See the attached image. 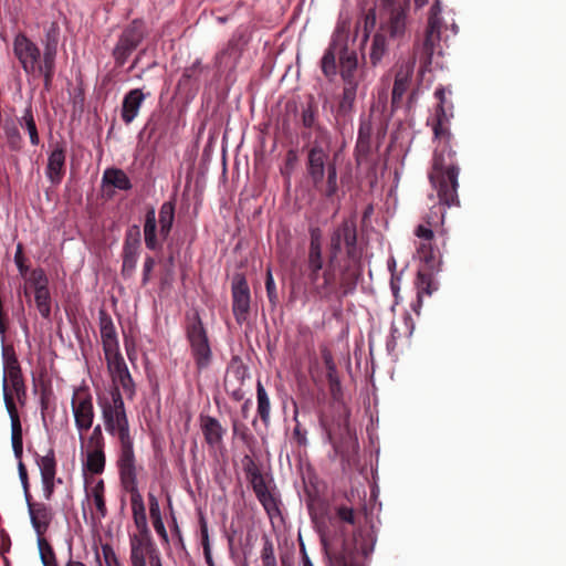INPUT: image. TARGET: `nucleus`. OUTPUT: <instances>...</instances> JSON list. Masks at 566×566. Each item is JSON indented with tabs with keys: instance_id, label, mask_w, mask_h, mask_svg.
Wrapping results in <instances>:
<instances>
[{
	"instance_id": "1",
	"label": "nucleus",
	"mask_w": 566,
	"mask_h": 566,
	"mask_svg": "<svg viewBox=\"0 0 566 566\" xmlns=\"http://www.w3.org/2000/svg\"><path fill=\"white\" fill-rule=\"evenodd\" d=\"M310 243L305 261L310 294L319 301L338 302L353 294L363 277L365 247L359 244L356 217L344 218L328 234L326 258L323 253V231L308 228Z\"/></svg>"
},
{
	"instance_id": "2",
	"label": "nucleus",
	"mask_w": 566,
	"mask_h": 566,
	"mask_svg": "<svg viewBox=\"0 0 566 566\" xmlns=\"http://www.w3.org/2000/svg\"><path fill=\"white\" fill-rule=\"evenodd\" d=\"M112 382L113 386L107 395L98 396L97 399L102 410V418L106 431L118 439V460H134L133 439L129 434V422L120 388L124 390L126 398L133 400L136 395V385L129 370L117 375V377L112 379Z\"/></svg>"
},
{
	"instance_id": "3",
	"label": "nucleus",
	"mask_w": 566,
	"mask_h": 566,
	"mask_svg": "<svg viewBox=\"0 0 566 566\" xmlns=\"http://www.w3.org/2000/svg\"><path fill=\"white\" fill-rule=\"evenodd\" d=\"M349 31L350 20L339 18L328 48L321 59L322 73L328 81L336 77L338 64L358 63L357 52L348 46Z\"/></svg>"
},
{
	"instance_id": "4",
	"label": "nucleus",
	"mask_w": 566,
	"mask_h": 566,
	"mask_svg": "<svg viewBox=\"0 0 566 566\" xmlns=\"http://www.w3.org/2000/svg\"><path fill=\"white\" fill-rule=\"evenodd\" d=\"M459 166L453 158H447L444 151H434L429 180L437 190L439 203L459 206Z\"/></svg>"
},
{
	"instance_id": "5",
	"label": "nucleus",
	"mask_w": 566,
	"mask_h": 566,
	"mask_svg": "<svg viewBox=\"0 0 566 566\" xmlns=\"http://www.w3.org/2000/svg\"><path fill=\"white\" fill-rule=\"evenodd\" d=\"M360 537V532H354L353 541L323 537L328 566H364L361 559L373 553L375 541L367 543Z\"/></svg>"
},
{
	"instance_id": "6",
	"label": "nucleus",
	"mask_w": 566,
	"mask_h": 566,
	"mask_svg": "<svg viewBox=\"0 0 566 566\" xmlns=\"http://www.w3.org/2000/svg\"><path fill=\"white\" fill-rule=\"evenodd\" d=\"M176 218V198L165 201L156 218L153 206L147 207L144 219V242L149 251H160L172 230Z\"/></svg>"
},
{
	"instance_id": "7",
	"label": "nucleus",
	"mask_w": 566,
	"mask_h": 566,
	"mask_svg": "<svg viewBox=\"0 0 566 566\" xmlns=\"http://www.w3.org/2000/svg\"><path fill=\"white\" fill-rule=\"evenodd\" d=\"M185 335L197 371L200 373L208 369L212 363L213 353L208 329L205 326L199 310L193 308L191 312L186 313Z\"/></svg>"
},
{
	"instance_id": "8",
	"label": "nucleus",
	"mask_w": 566,
	"mask_h": 566,
	"mask_svg": "<svg viewBox=\"0 0 566 566\" xmlns=\"http://www.w3.org/2000/svg\"><path fill=\"white\" fill-rule=\"evenodd\" d=\"M358 63L338 64L337 74L340 75L343 90L338 96L335 118L347 122L355 111L357 91L360 78L357 76Z\"/></svg>"
},
{
	"instance_id": "9",
	"label": "nucleus",
	"mask_w": 566,
	"mask_h": 566,
	"mask_svg": "<svg viewBox=\"0 0 566 566\" xmlns=\"http://www.w3.org/2000/svg\"><path fill=\"white\" fill-rule=\"evenodd\" d=\"M147 35L148 29L144 19L136 18L128 23L123 29L112 51L115 65L122 67Z\"/></svg>"
},
{
	"instance_id": "10",
	"label": "nucleus",
	"mask_w": 566,
	"mask_h": 566,
	"mask_svg": "<svg viewBox=\"0 0 566 566\" xmlns=\"http://www.w3.org/2000/svg\"><path fill=\"white\" fill-rule=\"evenodd\" d=\"M13 53L27 74L43 76V88L45 90L44 53L41 56L40 48L25 33L19 32L13 39Z\"/></svg>"
},
{
	"instance_id": "11",
	"label": "nucleus",
	"mask_w": 566,
	"mask_h": 566,
	"mask_svg": "<svg viewBox=\"0 0 566 566\" xmlns=\"http://www.w3.org/2000/svg\"><path fill=\"white\" fill-rule=\"evenodd\" d=\"M231 427L232 438L229 458L232 460H259L261 446L247 424L233 418Z\"/></svg>"
},
{
	"instance_id": "12",
	"label": "nucleus",
	"mask_w": 566,
	"mask_h": 566,
	"mask_svg": "<svg viewBox=\"0 0 566 566\" xmlns=\"http://www.w3.org/2000/svg\"><path fill=\"white\" fill-rule=\"evenodd\" d=\"M86 507L91 513L93 524L99 523L107 515L105 502V486L102 479L86 478L85 499L82 502L84 517L86 518Z\"/></svg>"
},
{
	"instance_id": "13",
	"label": "nucleus",
	"mask_w": 566,
	"mask_h": 566,
	"mask_svg": "<svg viewBox=\"0 0 566 566\" xmlns=\"http://www.w3.org/2000/svg\"><path fill=\"white\" fill-rule=\"evenodd\" d=\"M60 41V25L56 21H52L44 29V35L41 40L44 53V65L45 71V91L50 92L55 74L56 67V55L57 45Z\"/></svg>"
},
{
	"instance_id": "14",
	"label": "nucleus",
	"mask_w": 566,
	"mask_h": 566,
	"mask_svg": "<svg viewBox=\"0 0 566 566\" xmlns=\"http://www.w3.org/2000/svg\"><path fill=\"white\" fill-rule=\"evenodd\" d=\"M142 248L140 228L132 224L126 229L122 250L120 275L128 280L134 275Z\"/></svg>"
},
{
	"instance_id": "15",
	"label": "nucleus",
	"mask_w": 566,
	"mask_h": 566,
	"mask_svg": "<svg viewBox=\"0 0 566 566\" xmlns=\"http://www.w3.org/2000/svg\"><path fill=\"white\" fill-rule=\"evenodd\" d=\"M232 313L235 322L242 325L250 315L251 293L244 273H234L231 282Z\"/></svg>"
},
{
	"instance_id": "16",
	"label": "nucleus",
	"mask_w": 566,
	"mask_h": 566,
	"mask_svg": "<svg viewBox=\"0 0 566 566\" xmlns=\"http://www.w3.org/2000/svg\"><path fill=\"white\" fill-rule=\"evenodd\" d=\"M331 161H335V159H329L328 149H325L319 143H317V140H315L307 151L305 166L307 177L316 190L322 189L325 170L329 166Z\"/></svg>"
},
{
	"instance_id": "17",
	"label": "nucleus",
	"mask_w": 566,
	"mask_h": 566,
	"mask_svg": "<svg viewBox=\"0 0 566 566\" xmlns=\"http://www.w3.org/2000/svg\"><path fill=\"white\" fill-rule=\"evenodd\" d=\"M72 411L75 426L80 433L88 431L93 426L94 406L93 397L87 387H78L72 397Z\"/></svg>"
},
{
	"instance_id": "18",
	"label": "nucleus",
	"mask_w": 566,
	"mask_h": 566,
	"mask_svg": "<svg viewBox=\"0 0 566 566\" xmlns=\"http://www.w3.org/2000/svg\"><path fill=\"white\" fill-rule=\"evenodd\" d=\"M199 424L205 442L208 444V447L214 451H219L220 457L223 460L229 459V452L224 449L223 446L226 429L222 427L221 422L216 417L200 413Z\"/></svg>"
},
{
	"instance_id": "19",
	"label": "nucleus",
	"mask_w": 566,
	"mask_h": 566,
	"mask_svg": "<svg viewBox=\"0 0 566 566\" xmlns=\"http://www.w3.org/2000/svg\"><path fill=\"white\" fill-rule=\"evenodd\" d=\"M415 57L396 64L395 81L391 91V108L398 109L401 106L402 97L409 90L413 70Z\"/></svg>"
},
{
	"instance_id": "20",
	"label": "nucleus",
	"mask_w": 566,
	"mask_h": 566,
	"mask_svg": "<svg viewBox=\"0 0 566 566\" xmlns=\"http://www.w3.org/2000/svg\"><path fill=\"white\" fill-rule=\"evenodd\" d=\"M158 547L151 535H129V564L130 566H147V562L157 554Z\"/></svg>"
},
{
	"instance_id": "21",
	"label": "nucleus",
	"mask_w": 566,
	"mask_h": 566,
	"mask_svg": "<svg viewBox=\"0 0 566 566\" xmlns=\"http://www.w3.org/2000/svg\"><path fill=\"white\" fill-rule=\"evenodd\" d=\"M410 0H405L403 6L392 8L390 10L389 19L381 23L379 32L385 33L392 40H402L407 30V11L409 9Z\"/></svg>"
},
{
	"instance_id": "22",
	"label": "nucleus",
	"mask_w": 566,
	"mask_h": 566,
	"mask_svg": "<svg viewBox=\"0 0 566 566\" xmlns=\"http://www.w3.org/2000/svg\"><path fill=\"white\" fill-rule=\"evenodd\" d=\"M98 327L104 354L119 349L118 337L113 318L104 307L98 310Z\"/></svg>"
},
{
	"instance_id": "23",
	"label": "nucleus",
	"mask_w": 566,
	"mask_h": 566,
	"mask_svg": "<svg viewBox=\"0 0 566 566\" xmlns=\"http://www.w3.org/2000/svg\"><path fill=\"white\" fill-rule=\"evenodd\" d=\"M66 149L63 144L56 143L50 153L46 165V177L52 185H59L65 172Z\"/></svg>"
},
{
	"instance_id": "24",
	"label": "nucleus",
	"mask_w": 566,
	"mask_h": 566,
	"mask_svg": "<svg viewBox=\"0 0 566 566\" xmlns=\"http://www.w3.org/2000/svg\"><path fill=\"white\" fill-rule=\"evenodd\" d=\"M145 98L146 94L142 88H133L124 95L120 118L126 125H129L137 117Z\"/></svg>"
},
{
	"instance_id": "25",
	"label": "nucleus",
	"mask_w": 566,
	"mask_h": 566,
	"mask_svg": "<svg viewBox=\"0 0 566 566\" xmlns=\"http://www.w3.org/2000/svg\"><path fill=\"white\" fill-rule=\"evenodd\" d=\"M328 520L331 524L349 525L356 527L357 514L348 499L334 501L329 509Z\"/></svg>"
},
{
	"instance_id": "26",
	"label": "nucleus",
	"mask_w": 566,
	"mask_h": 566,
	"mask_svg": "<svg viewBox=\"0 0 566 566\" xmlns=\"http://www.w3.org/2000/svg\"><path fill=\"white\" fill-rule=\"evenodd\" d=\"M440 30L441 27H436L434 22L427 23L423 42L418 49L420 61L424 66L432 62L436 44L440 42Z\"/></svg>"
},
{
	"instance_id": "27",
	"label": "nucleus",
	"mask_w": 566,
	"mask_h": 566,
	"mask_svg": "<svg viewBox=\"0 0 566 566\" xmlns=\"http://www.w3.org/2000/svg\"><path fill=\"white\" fill-rule=\"evenodd\" d=\"M28 509L31 524L38 535V538L43 537V534L46 532L52 520L50 507L43 503L32 504L28 501Z\"/></svg>"
},
{
	"instance_id": "28",
	"label": "nucleus",
	"mask_w": 566,
	"mask_h": 566,
	"mask_svg": "<svg viewBox=\"0 0 566 566\" xmlns=\"http://www.w3.org/2000/svg\"><path fill=\"white\" fill-rule=\"evenodd\" d=\"M318 106L314 95L310 94L306 98V103L301 107V123L302 126L310 130H315L321 134L324 132L323 126L318 122Z\"/></svg>"
},
{
	"instance_id": "29",
	"label": "nucleus",
	"mask_w": 566,
	"mask_h": 566,
	"mask_svg": "<svg viewBox=\"0 0 566 566\" xmlns=\"http://www.w3.org/2000/svg\"><path fill=\"white\" fill-rule=\"evenodd\" d=\"M130 507L134 523L139 531L137 535H151L148 527L145 503L139 492L130 495Z\"/></svg>"
},
{
	"instance_id": "30",
	"label": "nucleus",
	"mask_w": 566,
	"mask_h": 566,
	"mask_svg": "<svg viewBox=\"0 0 566 566\" xmlns=\"http://www.w3.org/2000/svg\"><path fill=\"white\" fill-rule=\"evenodd\" d=\"M102 184L103 187H113L124 191L133 188L130 179L126 172L119 168L106 169L102 178Z\"/></svg>"
},
{
	"instance_id": "31",
	"label": "nucleus",
	"mask_w": 566,
	"mask_h": 566,
	"mask_svg": "<svg viewBox=\"0 0 566 566\" xmlns=\"http://www.w3.org/2000/svg\"><path fill=\"white\" fill-rule=\"evenodd\" d=\"M86 460H105L104 436L99 424L94 427L86 442Z\"/></svg>"
},
{
	"instance_id": "32",
	"label": "nucleus",
	"mask_w": 566,
	"mask_h": 566,
	"mask_svg": "<svg viewBox=\"0 0 566 566\" xmlns=\"http://www.w3.org/2000/svg\"><path fill=\"white\" fill-rule=\"evenodd\" d=\"M40 390V407L43 420L50 416L51 410L55 408V396L52 389L51 380L41 378L35 385Z\"/></svg>"
},
{
	"instance_id": "33",
	"label": "nucleus",
	"mask_w": 566,
	"mask_h": 566,
	"mask_svg": "<svg viewBox=\"0 0 566 566\" xmlns=\"http://www.w3.org/2000/svg\"><path fill=\"white\" fill-rule=\"evenodd\" d=\"M41 472L43 493L45 499H50L54 492L56 462H36ZM57 483H62L61 479H56Z\"/></svg>"
},
{
	"instance_id": "34",
	"label": "nucleus",
	"mask_w": 566,
	"mask_h": 566,
	"mask_svg": "<svg viewBox=\"0 0 566 566\" xmlns=\"http://www.w3.org/2000/svg\"><path fill=\"white\" fill-rule=\"evenodd\" d=\"M373 126L369 120H360L355 151L359 156H368L371 149Z\"/></svg>"
},
{
	"instance_id": "35",
	"label": "nucleus",
	"mask_w": 566,
	"mask_h": 566,
	"mask_svg": "<svg viewBox=\"0 0 566 566\" xmlns=\"http://www.w3.org/2000/svg\"><path fill=\"white\" fill-rule=\"evenodd\" d=\"M119 474L123 488L134 495L138 491L135 462H119Z\"/></svg>"
},
{
	"instance_id": "36",
	"label": "nucleus",
	"mask_w": 566,
	"mask_h": 566,
	"mask_svg": "<svg viewBox=\"0 0 566 566\" xmlns=\"http://www.w3.org/2000/svg\"><path fill=\"white\" fill-rule=\"evenodd\" d=\"M449 119H450V117L434 118L433 125H432V130H433L434 138L444 140V149L442 151H444L446 157L453 158V156L455 155V151H453L451 149V145H450L452 134H451L450 129L444 126L449 122Z\"/></svg>"
},
{
	"instance_id": "37",
	"label": "nucleus",
	"mask_w": 566,
	"mask_h": 566,
	"mask_svg": "<svg viewBox=\"0 0 566 566\" xmlns=\"http://www.w3.org/2000/svg\"><path fill=\"white\" fill-rule=\"evenodd\" d=\"M256 399H258V417H260L262 423L268 427L270 423V398L268 392L260 380L256 382Z\"/></svg>"
},
{
	"instance_id": "38",
	"label": "nucleus",
	"mask_w": 566,
	"mask_h": 566,
	"mask_svg": "<svg viewBox=\"0 0 566 566\" xmlns=\"http://www.w3.org/2000/svg\"><path fill=\"white\" fill-rule=\"evenodd\" d=\"M326 182L323 184L322 189L318 190L326 199H333L338 192V177L336 161H331L325 170Z\"/></svg>"
},
{
	"instance_id": "39",
	"label": "nucleus",
	"mask_w": 566,
	"mask_h": 566,
	"mask_svg": "<svg viewBox=\"0 0 566 566\" xmlns=\"http://www.w3.org/2000/svg\"><path fill=\"white\" fill-rule=\"evenodd\" d=\"M387 52V36L382 32H376L369 52V59L373 66H376Z\"/></svg>"
},
{
	"instance_id": "40",
	"label": "nucleus",
	"mask_w": 566,
	"mask_h": 566,
	"mask_svg": "<svg viewBox=\"0 0 566 566\" xmlns=\"http://www.w3.org/2000/svg\"><path fill=\"white\" fill-rule=\"evenodd\" d=\"M255 496L270 518L280 514L279 500L276 495L271 492L270 488L255 493Z\"/></svg>"
},
{
	"instance_id": "41",
	"label": "nucleus",
	"mask_w": 566,
	"mask_h": 566,
	"mask_svg": "<svg viewBox=\"0 0 566 566\" xmlns=\"http://www.w3.org/2000/svg\"><path fill=\"white\" fill-rule=\"evenodd\" d=\"M245 472L254 493L269 489L266 476L262 474L256 462H249Z\"/></svg>"
},
{
	"instance_id": "42",
	"label": "nucleus",
	"mask_w": 566,
	"mask_h": 566,
	"mask_svg": "<svg viewBox=\"0 0 566 566\" xmlns=\"http://www.w3.org/2000/svg\"><path fill=\"white\" fill-rule=\"evenodd\" d=\"M2 390L4 405L11 420V428L22 427L13 396L9 389V385H7V378H4L2 381Z\"/></svg>"
},
{
	"instance_id": "43",
	"label": "nucleus",
	"mask_w": 566,
	"mask_h": 566,
	"mask_svg": "<svg viewBox=\"0 0 566 566\" xmlns=\"http://www.w3.org/2000/svg\"><path fill=\"white\" fill-rule=\"evenodd\" d=\"M107 369L111 374V378L114 379L117 377V375H122L125 371H128V367L119 352V349H116V352L104 354Z\"/></svg>"
},
{
	"instance_id": "44",
	"label": "nucleus",
	"mask_w": 566,
	"mask_h": 566,
	"mask_svg": "<svg viewBox=\"0 0 566 566\" xmlns=\"http://www.w3.org/2000/svg\"><path fill=\"white\" fill-rule=\"evenodd\" d=\"M19 123L22 127L27 128V130L29 133V137H30V143L33 146H38L40 144V136L38 133V128H36V124H35L31 104H29V106L24 109V114L21 117V119L19 120Z\"/></svg>"
},
{
	"instance_id": "45",
	"label": "nucleus",
	"mask_w": 566,
	"mask_h": 566,
	"mask_svg": "<svg viewBox=\"0 0 566 566\" xmlns=\"http://www.w3.org/2000/svg\"><path fill=\"white\" fill-rule=\"evenodd\" d=\"M3 130L9 148L12 151H20L22 149V136L15 123L13 120H7Z\"/></svg>"
},
{
	"instance_id": "46",
	"label": "nucleus",
	"mask_w": 566,
	"mask_h": 566,
	"mask_svg": "<svg viewBox=\"0 0 566 566\" xmlns=\"http://www.w3.org/2000/svg\"><path fill=\"white\" fill-rule=\"evenodd\" d=\"M34 301L36 307L43 318H50L51 316V294L49 287L36 289L34 291Z\"/></svg>"
},
{
	"instance_id": "47",
	"label": "nucleus",
	"mask_w": 566,
	"mask_h": 566,
	"mask_svg": "<svg viewBox=\"0 0 566 566\" xmlns=\"http://www.w3.org/2000/svg\"><path fill=\"white\" fill-rule=\"evenodd\" d=\"M228 370L234 376L239 385H243L245 378L248 377V366L243 363L239 355L231 357Z\"/></svg>"
},
{
	"instance_id": "48",
	"label": "nucleus",
	"mask_w": 566,
	"mask_h": 566,
	"mask_svg": "<svg viewBox=\"0 0 566 566\" xmlns=\"http://www.w3.org/2000/svg\"><path fill=\"white\" fill-rule=\"evenodd\" d=\"M38 547L43 566H59L55 553L44 537L38 538Z\"/></svg>"
},
{
	"instance_id": "49",
	"label": "nucleus",
	"mask_w": 566,
	"mask_h": 566,
	"mask_svg": "<svg viewBox=\"0 0 566 566\" xmlns=\"http://www.w3.org/2000/svg\"><path fill=\"white\" fill-rule=\"evenodd\" d=\"M446 91V87L439 86L434 92V97L439 101L434 111V118L452 117V113H448L451 106H448Z\"/></svg>"
},
{
	"instance_id": "50",
	"label": "nucleus",
	"mask_w": 566,
	"mask_h": 566,
	"mask_svg": "<svg viewBox=\"0 0 566 566\" xmlns=\"http://www.w3.org/2000/svg\"><path fill=\"white\" fill-rule=\"evenodd\" d=\"M202 72L201 61L196 60L190 66L186 67L178 81V86H187L191 80L198 81Z\"/></svg>"
},
{
	"instance_id": "51",
	"label": "nucleus",
	"mask_w": 566,
	"mask_h": 566,
	"mask_svg": "<svg viewBox=\"0 0 566 566\" xmlns=\"http://www.w3.org/2000/svg\"><path fill=\"white\" fill-rule=\"evenodd\" d=\"M101 554L104 566H124L119 556L109 543L101 544Z\"/></svg>"
},
{
	"instance_id": "52",
	"label": "nucleus",
	"mask_w": 566,
	"mask_h": 566,
	"mask_svg": "<svg viewBox=\"0 0 566 566\" xmlns=\"http://www.w3.org/2000/svg\"><path fill=\"white\" fill-rule=\"evenodd\" d=\"M262 566H277L274 545L269 537H264L263 547L261 549Z\"/></svg>"
},
{
	"instance_id": "53",
	"label": "nucleus",
	"mask_w": 566,
	"mask_h": 566,
	"mask_svg": "<svg viewBox=\"0 0 566 566\" xmlns=\"http://www.w3.org/2000/svg\"><path fill=\"white\" fill-rule=\"evenodd\" d=\"M298 161V155L297 150L295 149H289L285 155V161L284 167L281 168V175L286 179L290 180L292 172L294 171L296 165Z\"/></svg>"
},
{
	"instance_id": "54",
	"label": "nucleus",
	"mask_w": 566,
	"mask_h": 566,
	"mask_svg": "<svg viewBox=\"0 0 566 566\" xmlns=\"http://www.w3.org/2000/svg\"><path fill=\"white\" fill-rule=\"evenodd\" d=\"M29 282L33 286L34 291H36V289L49 287V279L42 268H36L31 271Z\"/></svg>"
},
{
	"instance_id": "55",
	"label": "nucleus",
	"mask_w": 566,
	"mask_h": 566,
	"mask_svg": "<svg viewBox=\"0 0 566 566\" xmlns=\"http://www.w3.org/2000/svg\"><path fill=\"white\" fill-rule=\"evenodd\" d=\"M265 290L270 304L272 305V307H275L279 304V295L276 292V286L274 283L271 268H268L266 270Z\"/></svg>"
},
{
	"instance_id": "56",
	"label": "nucleus",
	"mask_w": 566,
	"mask_h": 566,
	"mask_svg": "<svg viewBox=\"0 0 566 566\" xmlns=\"http://www.w3.org/2000/svg\"><path fill=\"white\" fill-rule=\"evenodd\" d=\"M11 442L14 457L21 460L23 454V437L22 427L11 428Z\"/></svg>"
},
{
	"instance_id": "57",
	"label": "nucleus",
	"mask_w": 566,
	"mask_h": 566,
	"mask_svg": "<svg viewBox=\"0 0 566 566\" xmlns=\"http://www.w3.org/2000/svg\"><path fill=\"white\" fill-rule=\"evenodd\" d=\"M431 275L429 273H423L421 271L417 274V287H418V300L420 301L421 294L426 293L430 295L432 293L431 290Z\"/></svg>"
},
{
	"instance_id": "58",
	"label": "nucleus",
	"mask_w": 566,
	"mask_h": 566,
	"mask_svg": "<svg viewBox=\"0 0 566 566\" xmlns=\"http://www.w3.org/2000/svg\"><path fill=\"white\" fill-rule=\"evenodd\" d=\"M242 36H233L228 41L226 49L222 51V55L234 56L239 59L243 51V44L241 43Z\"/></svg>"
},
{
	"instance_id": "59",
	"label": "nucleus",
	"mask_w": 566,
	"mask_h": 566,
	"mask_svg": "<svg viewBox=\"0 0 566 566\" xmlns=\"http://www.w3.org/2000/svg\"><path fill=\"white\" fill-rule=\"evenodd\" d=\"M157 264L155 256L146 255L143 264L142 285L146 286L153 279V271Z\"/></svg>"
},
{
	"instance_id": "60",
	"label": "nucleus",
	"mask_w": 566,
	"mask_h": 566,
	"mask_svg": "<svg viewBox=\"0 0 566 566\" xmlns=\"http://www.w3.org/2000/svg\"><path fill=\"white\" fill-rule=\"evenodd\" d=\"M2 357L4 363V369H9L11 366H20L13 345H4L2 347Z\"/></svg>"
},
{
	"instance_id": "61",
	"label": "nucleus",
	"mask_w": 566,
	"mask_h": 566,
	"mask_svg": "<svg viewBox=\"0 0 566 566\" xmlns=\"http://www.w3.org/2000/svg\"><path fill=\"white\" fill-rule=\"evenodd\" d=\"M28 451L32 453L34 460H54V451L46 447V442L44 441V448L40 451L36 449L33 443L28 444Z\"/></svg>"
},
{
	"instance_id": "62",
	"label": "nucleus",
	"mask_w": 566,
	"mask_h": 566,
	"mask_svg": "<svg viewBox=\"0 0 566 566\" xmlns=\"http://www.w3.org/2000/svg\"><path fill=\"white\" fill-rule=\"evenodd\" d=\"M25 262H27V258L24 256V253H23V244L18 243L17 251L14 253V263L19 270V273L22 276H25V274L29 272V266L27 265Z\"/></svg>"
},
{
	"instance_id": "63",
	"label": "nucleus",
	"mask_w": 566,
	"mask_h": 566,
	"mask_svg": "<svg viewBox=\"0 0 566 566\" xmlns=\"http://www.w3.org/2000/svg\"><path fill=\"white\" fill-rule=\"evenodd\" d=\"M418 252L420 254V259L427 264H432L434 262L436 255L431 243H421Z\"/></svg>"
},
{
	"instance_id": "64",
	"label": "nucleus",
	"mask_w": 566,
	"mask_h": 566,
	"mask_svg": "<svg viewBox=\"0 0 566 566\" xmlns=\"http://www.w3.org/2000/svg\"><path fill=\"white\" fill-rule=\"evenodd\" d=\"M7 378V382L10 381L11 385L15 384V381L19 384L20 381H23V375L21 370V366L19 367H10L9 369H4V376L3 379Z\"/></svg>"
}]
</instances>
